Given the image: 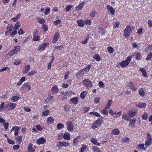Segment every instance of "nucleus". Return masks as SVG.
<instances>
[{
  "label": "nucleus",
  "mask_w": 152,
  "mask_h": 152,
  "mask_svg": "<svg viewBox=\"0 0 152 152\" xmlns=\"http://www.w3.org/2000/svg\"><path fill=\"white\" fill-rule=\"evenodd\" d=\"M132 58V56H129L125 60L121 62H120L119 64L120 66L122 67H125L127 66L129 64L130 61Z\"/></svg>",
  "instance_id": "f257e3e1"
},
{
  "label": "nucleus",
  "mask_w": 152,
  "mask_h": 152,
  "mask_svg": "<svg viewBox=\"0 0 152 152\" xmlns=\"http://www.w3.org/2000/svg\"><path fill=\"white\" fill-rule=\"evenodd\" d=\"M103 119V118H99L94 122L91 126V128L92 129H95L97 128L99 125H101L102 123Z\"/></svg>",
  "instance_id": "f03ea898"
},
{
  "label": "nucleus",
  "mask_w": 152,
  "mask_h": 152,
  "mask_svg": "<svg viewBox=\"0 0 152 152\" xmlns=\"http://www.w3.org/2000/svg\"><path fill=\"white\" fill-rule=\"evenodd\" d=\"M132 30L131 27L129 26H127L124 30V35L126 37H129L131 34Z\"/></svg>",
  "instance_id": "7ed1b4c3"
},
{
  "label": "nucleus",
  "mask_w": 152,
  "mask_h": 152,
  "mask_svg": "<svg viewBox=\"0 0 152 152\" xmlns=\"http://www.w3.org/2000/svg\"><path fill=\"white\" fill-rule=\"evenodd\" d=\"M109 113L114 118H117L119 117L122 113L121 111L116 112L115 111H113L111 109L109 110Z\"/></svg>",
  "instance_id": "20e7f679"
},
{
  "label": "nucleus",
  "mask_w": 152,
  "mask_h": 152,
  "mask_svg": "<svg viewBox=\"0 0 152 152\" xmlns=\"http://www.w3.org/2000/svg\"><path fill=\"white\" fill-rule=\"evenodd\" d=\"M31 89V86L28 82L23 84L21 88V89L23 91H28Z\"/></svg>",
  "instance_id": "39448f33"
},
{
  "label": "nucleus",
  "mask_w": 152,
  "mask_h": 152,
  "mask_svg": "<svg viewBox=\"0 0 152 152\" xmlns=\"http://www.w3.org/2000/svg\"><path fill=\"white\" fill-rule=\"evenodd\" d=\"M20 47L19 46H17L14 47L10 52V56L18 53L20 51Z\"/></svg>",
  "instance_id": "423d86ee"
},
{
  "label": "nucleus",
  "mask_w": 152,
  "mask_h": 152,
  "mask_svg": "<svg viewBox=\"0 0 152 152\" xmlns=\"http://www.w3.org/2000/svg\"><path fill=\"white\" fill-rule=\"evenodd\" d=\"M69 145L70 144L69 142L59 141L57 144V146L58 147L63 146L66 147L69 146Z\"/></svg>",
  "instance_id": "0eeeda50"
},
{
  "label": "nucleus",
  "mask_w": 152,
  "mask_h": 152,
  "mask_svg": "<svg viewBox=\"0 0 152 152\" xmlns=\"http://www.w3.org/2000/svg\"><path fill=\"white\" fill-rule=\"evenodd\" d=\"M83 84L86 85L87 87H91L93 85L92 82L88 79H85L83 80Z\"/></svg>",
  "instance_id": "6e6552de"
},
{
  "label": "nucleus",
  "mask_w": 152,
  "mask_h": 152,
  "mask_svg": "<svg viewBox=\"0 0 152 152\" xmlns=\"http://www.w3.org/2000/svg\"><path fill=\"white\" fill-rule=\"evenodd\" d=\"M68 126L67 130L70 132L73 131L74 129V126L72 122L71 121H68L66 123Z\"/></svg>",
  "instance_id": "1a4fd4ad"
},
{
  "label": "nucleus",
  "mask_w": 152,
  "mask_h": 152,
  "mask_svg": "<svg viewBox=\"0 0 152 152\" xmlns=\"http://www.w3.org/2000/svg\"><path fill=\"white\" fill-rule=\"evenodd\" d=\"M107 9L112 15H114L115 13V9L110 5H107L106 7Z\"/></svg>",
  "instance_id": "9d476101"
},
{
  "label": "nucleus",
  "mask_w": 152,
  "mask_h": 152,
  "mask_svg": "<svg viewBox=\"0 0 152 152\" xmlns=\"http://www.w3.org/2000/svg\"><path fill=\"white\" fill-rule=\"evenodd\" d=\"M85 1L83 2L80 3L78 5L75 7V10L76 11H78L82 9L84 7V5L85 4Z\"/></svg>",
  "instance_id": "9b49d317"
},
{
  "label": "nucleus",
  "mask_w": 152,
  "mask_h": 152,
  "mask_svg": "<svg viewBox=\"0 0 152 152\" xmlns=\"http://www.w3.org/2000/svg\"><path fill=\"white\" fill-rule=\"evenodd\" d=\"M54 101V98L53 96H51L50 94L48 95V97L45 99V102L47 103H52Z\"/></svg>",
  "instance_id": "f8f14e48"
},
{
  "label": "nucleus",
  "mask_w": 152,
  "mask_h": 152,
  "mask_svg": "<svg viewBox=\"0 0 152 152\" xmlns=\"http://www.w3.org/2000/svg\"><path fill=\"white\" fill-rule=\"evenodd\" d=\"M129 126L135 128V126L134 124V123L136 121V119L135 118H134L133 119H130V120H129Z\"/></svg>",
  "instance_id": "ddd939ff"
},
{
  "label": "nucleus",
  "mask_w": 152,
  "mask_h": 152,
  "mask_svg": "<svg viewBox=\"0 0 152 152\" xmlns=\"http://www.w3.org/2000/svg\"><path fill=\"white\" fill-rule=\"evenodd\" d=\"M49 43H43L41 44L39 47L38 50H44L47 46L48 45Z\"/></svg>",
  "instance_id": "4468645a"
},
{
  "label": "nucleus",
  "mask_w": 152,
  "mask_h": 152,
  "mask_svg": "<svg viewBox=\"0 0 152 152\" xmlns=\"http://www.w3.org/2000/svg\"><path fill=\"white\" fill-rule=\"evenodd\" d=\"M59 38V34L58 32H56L52 41L53 43H56L58 41Z\"/></svg>",
  "instance_id": "2eb2a0df"
},
{
  "label": "nucleus",
  "mask_w": 152,
  "mask_h": 152,
  "mask_svg": "<svg viewBox=\"0 0 152 152\" xmlns=\"http://www.w3.org/2000/svg\"><path fill=\"white\" fill-rule=\"evenodd\" d=\"M46 141L45 139L43 137H41L38 139L37 141V143L38 145L43 144Z\"/></svg>",
  "instance_id": "dca6fc26"
},
{
  "label": "nucleus",
  "mask_w": 152,
  "mask_h": 152,
  "mask_svg": "<svg viewBox=\"0 0 152 152\" xmlns=\"http://www.w3.org/2000/svg\"><path fill=\"white\" fill-rule=\"evenodd\" d=\"M70 101L74 104H77L78 102V98L77 97H75L71 98Z\"/></svg>",
  "instance_id": "f3484780"
},
{
  "label": "nucleus",
  "mask_w": 152,
  "mask_h": 152,
  "mask_svg": "<svg viewBox=\"0 0 152 152\" xmlns=\"http://www.w3.org/2000/svg\"><path fill=\"white\" fill-rule=\"evenodd\" d=\"M12 131H15V135L17 136L19 132V128L18 126H14L12 128Z\"/></svg>",
  "instance_id": "a211bd4d"
},
{
  "label": "nucleus",
  "mask_w": 152,
  "mask_h": 152,
  "mask_svg": "<svg viewBox=\"0 0 152 152\" xmlns=\"http://www.w3.org/2000/svg\"><path fill=\"white\" fill-rule=\"evenodd\" d=\"M58 89L56 86H54L51 89V91L53 94L56 93L58 92Z\"/></svg>",
  "instance_id": "6ab92c4d"
},
{
  "label": "nucleus",
  "mask_w": 152,
  "mask_h": 152,
  "mask_svg": "<svg viewBox=\"0 0 152 152\" xmlns=\"http://www.w3.org/2000/svg\"><path fill=\"white\" fill-rule=\"evenodd\" d=\"M136 113V112L134 110H130L128 112V114L129 117L132 118L134 116Z\"/></svg>",
  "instance_id": "aec40b11"
},
{
  "label": "nucleus",
  "mask_w": 152,
  "mask_h": 152,
  "mask_svg": "<svg viewBox=\"0 0 152 152\" xmlns=\"http://www.w3.org/2000/svg\"><path fill=\"white\" fill-rule=\"evenodd\" d=\"M146 104L145 103H139L135 105V107H138L140 108H145L146 107Z\"/></svg>",
  "instance_id": "412c9836"
},
{
  "label": "nucleus",
  "mask_w": 152,
  "mask_h": 152,
  "mask_svg": "<svg viewBox=\"0 0 152 152\" xmlns=\"http://www.w3.org/2000/svg\"><path fill=\"white\" fill-rule=\"evenodd\" d=\"M91 142L95 145L99 146L100 145V144L94 138H92L91 139Z\"/></svg>",
  "instance_id": "4be33fe9"
},
{
  "label": "nucleus",
  "mask_w": 152,
  "mask_h": 152,
  "mask_svg": "<svg viewBox=\"0 0 152 152\" xmlns=\"http://www.w3.org/2000/svg\"><path fill=\"white\" fill-rule=\"evenodd\" d=\"M46 121L49 124H53L54 121L53 118L52 116L49 117L47 118Z\"/></svg>",
  "instance_id": "5701e85b"
},
{
  "label": "nucleus",
  "mask_w": 152,
  "mask_h": 152,
  "mask_svg": "<svg viewBox=\"0 0 152 152\" xmlns=\"http://www.w3.org/2000/svg\"><path fill=\"white\" fill-rule=\"evenodd\" d=\"M70 135L69 133H65L63 135V138L66 140H69L70 139Z\"/></svg>",
  "instance_id": "b1692460"
},
{
  "label": "nucleus",
  "mask_w": 152,
  "mask_h": 152,
  "mask_svg": "<svg viewBox=\"0 0 152 152\" xmlns=\"http://www.w3.org/2000/svg\"><path fill=\"white\" fill-rule=\"evenodd\" d=\"M119 133L120 131L118 129H114L112 130L111 134L114 135H116L119 134Z\"/></svg>",
  "instance_id": "393cba45"
},
{
  "label": "nucleus",
  "mask_w": 152,
  "mask_h": 152,
  "mask_svg": "<svg viewBox=\"0 0 152 152\" xmlns=\"http://www.w3.org/2000/svg\"><path fill=\"white\" fill-rule=\"evenodd\" d=\"M134 55H136V57L135 58L137 60H140L141 58V54L138 53H134L133 55L134 56Z\"/></svg>",
  "instance_id": "a878e982"
},
{
  "label": "nucleus",
  "mask_w": 152,
  "mask_h": 152,
  "mask_svg": "<svg viewBox=\"0 0 152 152\" xmlns=\"http://www.w3.org/2000/svg\"><path fill=\"white\" fill-rule=\"evenodd\" d=\"M140 71L142 72V75L144 77H147L146 70L144 68H141L140 69Z\"/></svg>",
  "instance_id": "bb28decb"
},
{
  "label": "nucleus",
  "mask_w": 152,
  "mask_h": 152,
  "mask_svg": "<svg viewBox=\"0 0 152 152\" xmlns=\"http://www.w3.org/2000/svg\"><path fill=\"white\" fill-rule=\"evenodd\" d=\"M32 145L31 143L29 144L28 146V152H34V149L32 148Z\"/></svg>",
  "instance_id": "cd10ccee"
},
{
  "label": "nucleus",
  "mask_w": 152,
  "mask_h": 152,
  "mask_svg": "<svg viewBox=\"0 0 152 152\" xmlns=\"http://www.w3.org/2000/svg\"><path fill=\"white\" fill-rule=\"evenodd\" d=\"M87 91H84L82 92L80 95V97L82 99H84L85 98L86 95L87 94Z\"/></svg>",
  "instance_id": "c85d7f7f"
},
{
  "label": "nucleus",
  "mask_w": 152,
  "mask_h": 152,
  "mask_svg": "<svg viewBox=\"0 0 152 152\" xmlns=\"http://www.w3.org/2000/svg\"><path fill=\"white\" fill-rule=\"evenodd\" d=\"M77 24L78 26L83 27L84 25V22L82 19L77 20Z\"/></svg>",
  "instance_id": "c756f323"
},
{
  "label": "nucleus",
  "mask_w": 152,
  "mask_h": 152,
  "mask_svg": "<svg viewBox=\"0 0 152 152\" xmlns=\"http://www.w3.org/2000/svg\"><path fill=\"white\" fill-rule=\"evenodd\" d=\"M21 16V14H18L15 17L12 18L11 20L14 22L17 21L19 18Z\"/></svg>",
  "instance_id": "7c9ffc66"
},
{
  "label": "nucleus",
  "mask_w": 152,
  "mask_h": 152,
  "mask_svg": "<svg viewBox=\"0 0 152 152\" xmlns=\"http://www.w3.org/2000/svg\"><path fill=\"white\" fill-rule=\"evenodd\" d=\"M80 136H77L75 138L73 141V145L74 146H76L78 144V138Z\"/></svg>",
  "instance_id": "2f4dec72"
},
{
  "label": "nucleus",
  "mask_w": 152,
  "mask_h": 152,
  "mask_svg": "<svg viewBox=\"0 0 152 152\" xmlns=\"http://www.w3.org/2000/svg\"><path fill=\"white\" fill-rule=\"evenodd\" d=\"M96 61H100L101 60V58L98 54H96L93 57Z\"/></svg>",
  "instance_id": "473e14b6"
},
{
  "label": "nucleus",
  "mask_w": 152,
  "mask_h": 152,
  "mask_svg": "<svg viewBox=\"0 0 152 152\" xmlns=\"http://www.w3.org/2000/svg\"><path fill=\"white\" fill-rule=\"evenodd\" d=\"M20 97H19L18 96H13L11 99V101L13 102H15L16 101H18Z\"/></svg>",
  "instance_id": "72a5a7b5"
},
{
  "label": "nucleus",
  "mask_w": 152,
  "mask_h": 152,
  "mask_svg": "<svg viewBox=\"0 0 152 152\" xmlns=\"http://www.w3.org/2000/svg\"><path fill=\"white\" fill-rule=\"evenodd\" d=\"M25 70L23 72L24 73H26L28 71L30 70V65H27L25 66Z\"/></svg>",
  "instance_id": "f704fd0d"
},
{
  "label": "nucleus",
  "mask_w": 152,
  "mask_h": 152,
  "mask_svg": "<svg viewBox=\"0 0 152 152\" xmlns=\"http://www.w3.org/2000/svg\"><path fill=\"white\" fill-rule=\"evenodd\" d=\"M138 92L140 95L142 96H143L145 95V92L144 91L143 88L140 89L138 90Z\"/></svg>",
  "instance_id": "c9c22d12"
},
{
  "label": "nucleus",
  "mask_w": 152,
  "mask_h": 152,
  "mask_svg": "<svg viewBox=\"0 0 152 152\" xmlns=\"http://www.w3.org/2000/svg\"><path fill=\"white\" fill-rule=\"evenodd\" d=\"M20 23L19 22H17L14 26L13 29L14 30L16 31L20 27Z\"/></svg>",
  "instance_id": "e433bc0d"
},
{
  "label": "nucleus",
  "mask_w": 152,
  "mask_h": 152,
  "mask_svg": "<svg viewBox=\"0 0 152 152\" xmlns=\"http://www.w3.org/2000/svg\"><path fill=\"white\" fill-rule=\"evenodd\" d=\"M97 15V13L94 10H92L90 12V16L91 17L93 18Z\"/></svg>",
  "instance_id": "4c0bfd02"
},
{
  "label": "nucleus",
  "mask_w": 152,
  "mask_h": 152,
  "mask_svg": "<svg viewBox=\"0 0 152 152\" xmlns=\"http://www.w3.org/2000/svg\"><path fill=\"white\" fill-rule=\"evenodd\" d=\"M15 140L18 143L20 144L22 141V137L21 136H18L15 138Z\"/></svg>",
  "instance_id": "58836bf2"
},
{
  "label": "nucleus",
  "mask_w": 152,
  "mask_h": 152,
  "mask_svg": "<svg viewBox=\"0 0 152 152\" xmlns=\"http://www.w3.org/2000/svg\"><path fill=\"white\" fill-rule=\"evenodd\" d=\"M91 149L93 151L95 152H101L99 148L96 146H94L92 147Z\"/></svg>",
  "instance_id": "ea45409f"
},
{
  "label": "nucleus",
  "mask_w": 152,
  "mask_h": 152,
  "mask_svg": "<svg viewBox=\"0 0 152 152\" xmlns=\"http://www.w3.org/2000/svg\"><path fill=\"white\" fill-rule=\"evenodd\" d=\"M37 19L38 22L42 24H43L45 23V20L44 18H39Z\"/></svg>",
  "instance_id": "a19ab883"
},
{
  "label": "nucleus",
  "mask_w": 152,
  "mask_h": 152,
  "mask_svg": "<svg viewBox=\"0 0 152 152\" xmlns=\"http://www.w3.org/2000/svg\"><path fill=\"white\" fill-rule=\"evenodd\" d=\"M152 143V140L147 139L145 141V145L146 146L151 145Z\"/></svg>",
  "instance_id": "79ce46f5"
},
{
  "label": "nucleus",
  "mask_w": 152,
  "mask_h": 152,
  "mask_svg": "<svg viewBox=\"0 0 152 152\" xmlns=\"http://www.w3.org/2000/svg\"><path fill=\"white\" fill-rule=\"evenodd\" d=\"M122 119H124L126 121H129L130 119L129 118L126 114H123L122 116Z\"/></svg>",
  "instance_id": "37998d69"
},
{
  "label": "nucleus",
  "mask_w": 152,
  "mask_h": 152,
  "mask_svg": "<svg viewBox=\"0 0 152 152\" xmlns=\"http://www.w3.org/2000/svg\"><path fill=\"white\" fill-rule=\"evenodd\" d=\"M57 127L58 129L60 130L64 127V126L61 123H58L57 125Z\"/></svg>",
  "instance_id": "c03bdc74"
},
{
  "label": "nucleus",
  "mask_w": 152,
  "mask_h": 152,
  "mask_svg": "<svg viewBox=\"0 0 152 152\" xmlns=\"http://www.w3.org/2000/svg\"><path fill=\"white\" fill-rule=\"evenodd\" d=\"M144 145L143 144H138L137 146L139 149L141 150H145V148H144Z\"/></svg>",
  "instance_id": "a18cd8bd"
},
{
  "label": "nucleus",
  "mask_w": 152,
  "mask_h": 152,
  "mask_svg": "<svg viewBox=\"0 0 152 152\" xmlns=\"http://www.w3.org/2000/svg\"><path fill=\"white\" fill-rule=\"evenodd\" d=\"M50 111L48 110L44 111L42 112V116H47L49 115L50 113Z\"/></svg>",
  "instance_id": "49530a36"
},
{
  "label": "nucleus",
  "mask_w": 152,
  "mask_h": 152,
  "mask_svg": "<svg viewBox=\"0 0 152 152\" xmlns=\"http://www.w3.org/2000/svg\"><path fill=\"white\" fill-rule=\"evenodd\" d=\"M37 71L35 70H33L31 71V72H29L28 73V75L29 76L30 75H33L37 73Z\"/></svg>",
  "instance_id": "de8ad7c7"
},
{
  "label": "nucleus",
  "mask_w": 152,
  "mask_h": 152,
  "mask_svg": "<svg viewBox=\"0 0 152 152\" xmlns=\"http://www.w3.org/2000/svg\"><path fill=\"white\" fill-rule=\"evenodd\" d=\"M108 52L110 54L114 52V49L111 47H109L107 48Z\"/></svg>",
  "instance_id": "09e8293b"
},
{
  "label": "nucleus",
  "mask_w": 152,
  "mask_h": 152,
  "mask_svg": "<svg viewBox=\"0 0 152 152\" xmlns=\"http://www.w3.org/2000/svg\"><path fill=\"white\" fill-rule=\"evenodd\" d=\"M120 22L118 21H117L114 23L113 27L114 28H118L119 25L120 24Z\"/></svg>",
  "instance_id": "8fccbe9b"
},
{
  "label": "nucleus",
  "mask_w": 152,
  "mask_h": 152,
  "mask_svg": "<svg viewBox=\"0 0 152 152\" xmlns=\"http://www.w3.org/2000/svg\"><path fill=\"white\" fill-rule=\"evenodd\" d=\"M39 39V37L37 35L33 36V40L34 41H38Z\"/></svg>",
  "instance_id": "3c124183"
},
{
  "label": "nucleus",
  "mask_w": 152,
  "mask_h": 152,
  "mask_svg": "<svg viewBox=\"0 0 152 152\" xmlns=\"http://www.w3.org/2000/svg\"><path fill=\"white\" fill-rule=\"evenodd\" d=\"M50 9L48 8H46L44 12V14L47 15H48L50 12Z\"/></svg>",
  "instance_id": "603ef678"
},
{
  "label": "nucleus",
  "mask_w": 152,
  "mask_h": 152,
  "mask_svg": "<svg viewBox=\"0 0 152 152\" xmlns=\"http://www.w3.org/2000/svg\"><path fill=\"white\" fill-rule=\"evenodd\" d=\"M91 23V21L89 20H87L84 21V24L87 25H90Z\"/></svg>",
  "instance_id": "864d4df0"
},
{
  "label": "nucleus",
  "mask_w": 152,
  "mask_h": 152,
  "mask_svg": "<svg viewBox=\"0 0 152 152\" xmlns=\"http://www.w3.org/2000/svg\"><path fill=\"white\" fill-rule=\"evenodd\" d=\"M16 106L15 104L10 103V110H13L15 108Z\"/></svg>",
  "instance_id": "5fc2aeb1"
},
{
  "label": "nucleus",
  "mask_w": 152,
  "mask_h": 152,
  "mask_svg": "<svg viewBox=\"0 0 152 152\" xmlns=\"http://www.w3.org/2000/svg\"><path fill=\"white\" fill-rule=\"evenodd\" d=\"M101 113L104 115H107L108 114V110H107L106 109L104 108L101 111Z\"/></svg>",
  "instance_id": "6e6d98bb"
},
{
  "label": "nucleus",
  "mask_w": 152,
  "mask_h": 152,
  "mask_svg": "<svg viewBox=\"0 0 152 152\" xmlns=\"http://www.w3.org/2000/svg\"><path fill=\"white\" fill-rule=\"evenodd\" d=\"M64 48V46L63 45L57 46L55 47V49L58 50H61Z\"/></svg>",
  "instance_id": "4d7b16f0"
},
{
  "label": "nucleus",
  "mask_w": 152,
  "mask_h": 152,
  "mask_svg": "<svg viewBox=\"0 0 152 152\" xmlns=\"http://www.w3.org/2000/svg\"><path fill=\"white\" fill-rule=\"evenodd\" d=\"M99 86V87L104 88V85L103 82L102 81H99L98 83Z\"/></svg>",
  "instance_id": "13d9d810"
},
{
  "label": "nucleus",
  "mask_w": 152,
  "mask_h": 152,
  "mask_svg": "<svg viewBox=\"0 0 152 152\" xmlns=\"http://www.w3.org/2000/svg\"><path fill=\"white\" fill-rule=\"evenodd\" d=\"M19 145H15L13 146V149L15 151L18 150L19 149Z\"/></svg>",
  "instance_id": "bf43d9fd"
},
{
  "label": "nucleus",
  "mask_w": 152,
  "mask_h": 152,
  "mask_svg": "<svg viewBox=\"0 0 152 152\" xmlns=\"http://www.w3.org/2000/svg\"><path fill=\"white\" fill-rule=\"evenodd\" d=\"M90 113L91 114H93L98 117L100 116V115L99 114L96 112H90Z\"/></svg>",
  "instance_id": "052dcab7"
},
{
  "label": "nucleus",
  "mask_w": 152,
  "mask_h": 152,
  "mask_svg": "<svg viewBox=\"0 0 152 152\" xmlns=\"http://www.w3.org/2000/svg\"><path fill=\"white\" fill-rule=\"evenodd\" d=\"M98 32L101 34H104V31L102 28H98Z\"/></svg>",
  "instance_id": "680f3d73"
},
{
  "label": "nucleus",
  "mask_w": 152,
  "mask_h": 152,
  "mask_svg": "<svg viewBox=\"0 0 152 152\" xmlns=\"http://www.w3.org/2000/svg\"><path fill=\"white\" fill-rule=\"evenodd\" d=\"M84 71V69H82L80 70L79 72H78L76 74V76H80L81 74Z\"/></svg>",
  "instance_id": "e2e57ef3"
},
{
  "label": "nucleus",
  "mask_w": 152,
  "mask_h": 152,
  "mask_svg": "<svg viewBox=\"0 0 152 152\" xmlns=\"http://www.w3.org/2000/svg\"><path fill=\"white\" fill-rule=\"evenodd\" d=\"M152 57V53H150L148 55L147 58H146V60H150Z\"/></svg>",
  "instance_id": "0e129e2a"
},
{
  "label": "nucleus",
  "mask_w": 152,
  "mask_h": 152,
  "mask_svg": "<svg viewBox=\"0 0 152 152\" xmlns=\"http://www.w3.org/2000/svg\"><path fill=\"white\" fill-rule=\"evenodd\" d=\"M142 118L144 120H146L147 119V114L145 113H144L143 115H142Z\"/></svg>",
  "instance_id": "69168bd1"
},
{
  "label": "nucleus",
  "mask_w": 152,
  "mask_h": 152,
  "mask_svg": "<svg viewBox=\"0 0 152 152\" xmlns=\"http://www.w3.org/2000/svg\"><path fill=\"white\" fill-rule=\"evenodd\" d=\"M129 138L127 137H124L122 139V142H127L129 141Z\"/></svg>",
  "instance_id": "338daca9"
},
{
  "label": "nucleus",
  "mask_w": 152,
  "mask_h": 152,
  "mask_svg": "<svg viewBox=\"0 0 152 152\" xmlns=\"http://www.w3.org/2000/svg\"><path fill=\"white\" fill-rule=\"evenodd\" d=\"M87 146L86 145H83L81 148L80 152H84L86 149Z\"/></svg>",
  "instance_id": "774afa93"
}]
</instances>
